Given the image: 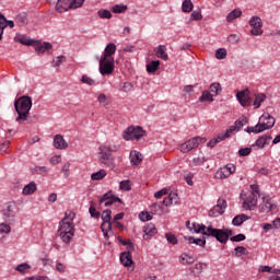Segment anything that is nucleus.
Instances as JSON below:
<instances>
[{
    "label": "nucleus",
    "mask_w": 280,
    "mask_h": 280,
    "mask_svg": "<svg viewBox=\"0 0 280 280\" xmlns=\"http://www.w3.org/2000/svg\"><path fill=\"white\" fill-rule=\"evenodd\" d=\"M155 56L158 58H161L162 60H168L170 56H167V47H165V45H160L158 46L155 49Z\"/></svg>",
    "instance_id": "27"
},
{
    "label": "nucleus",
    "mask_w": 280,
    "mask_h": 280,
    "mask_svg": "<svg viewBox=\"0 0 280 280\" xmlns=\"http://www.w3.org/2000/svg\"><path fill=\"white\" fill-rule=\"evenodd\" d=\"M98 71L101 75H113L115 71V58L101 57L98 59Z\"/></svg>",
    "instance_id": "8"
},
{
    "label": "nucleus",
    "mask_w": 280,
    "mask_h": 280,
    "mask_svg": "<svg viewBox=\"0 0 280 280\" xmlns=\"http://www.w3.org/2000/svg\"><path fill=\"white\" fill-rule=\"evenodd\" d=\"M139 220H141V222H150V220H152V217L149 212H140Z\"/></svg>",
    "instance_id": "58"
},
{
    "label": "nucleus",
    "mask_w": 280,
    "mask_h": 280,
    "mask_svg": "<svg viewBox=\"0 0 280 280\" xmlns=\"http://www.w3.org/2000/svg\"><path fill=\"white\" fill-rule=\"evenodd\" d=\"M3 218L5 222H14L16 213L14 212V203H9L3 210Z\"/></svg>",
    "instance_id": "18"
},
{
    "label": "nucleus",
    "mask_w": 280,
    "mask_h": 280,
    "mask_svg": "<svg viewBox=\"0 0 280 280\" xmlns=\"http://www.w3.org/2000/svg\"><path fill=\"white\" fill-rule=\"evenodd\" d=\"M128 10V5L126 4H115L112 7V12L114 14H124Z\"/></svg>",
    "instance_id": "42"
},
{
    "label": "nucleus",
    "mask_w": 280,
    "mask_h": 280,
    "mask_svg": "<svg viewBox=\"0 0 280 280\" xmlns=\"http://www.w3.org/2000/svg\"><path fill=\"white\" fill-rule=\"evenodd\" d=\"M4 30H5V15L0 13V42L3 40Z\"/></svg>",
    "instance_id": "48"
},
{
    "label": "nucleus",
    "mask_w": 280,
    "mask_h": 280,
    "mask_svg": "<svg viewBox=\"0 0 280 280\" xmlns=\"http://www.w3.org/2000/svg\"><path fill=\"white\" fill-rule=\"evenodd\" d=\"M101 218L103 222H110L113 220V212L108 209L104 210Z\"/></svg>",
    "instance_id": "52"
},
{
    "label": "nucleus",
    "mask_w": 280,
    "mask_h": 280,
    "mask_svg": "<svg viewBox=\"0 0 280 280\" xmlns=\"http://www.w3.org/2000/svg\"><path fill=\"white\" fill-rule=\"evenodd\" d=\"M246 240V235L244 234H237L230 238L231 242H244Z\"/></svg>",
    "instance_id": "63"
},
{
    "label": "nucleus",
    "mask_w": 280,
    "mask_h": 280,
    "mask_svg": "<svg viewBox=\"0 0 280 280\" xmlns=\"http://www.w3.org/2000/svg\"><path fill=\"white\" fill-rule=\"evenodd\" d=\"M97 102L101 104V106H108V96H106V94H100L97 96Z\"/></svg>",
    "instance_id": "57"
},
{
    "label": "nucleus",
    "mask_w": 280,
    "mask_h": 280,
    "mask_svg": "<svg viewBox=\"0 0 280 280\" xmlns=\"http://www.w3.org/2000/svg\"><path fill=\"white\" fill-rule=\"evenodd\" d=\"M266 94L264 93H256L255 94V100L253 103L254 108H261V104L266 102Z\"/></svg>",
    "instance_id": "32"
},
{
    "label": "nucleus",
    "mask_w": 280,
    "mask_h": 280,
    "mask_svg": "<svg viewBox=\"0 0 280 280\" xmlns=\"http://www.w3.org/2000/svg\"><path fill=\"white\" fill-rule=\"evenodd\" d=\"M119 189L121 191H130V189H132V182L130 179H125L120 182Z\"/></svg>",
    "instance_id": "43"
},
{
    "label": "nucleus",
    "mask_w": 280,
    "mask_h": 280,
    "mask_svg": "<svg viewBox=\"0 0 280 280\" xmlns=\"http://www.w3.org/2000/svg\"><path fill=\"white\" fill-rule=\"evenodd\" d=\"M143 240H150L151 237H153V235H156V226H154V224L152 223H149L143 228Z\"/></svg>",
    "instance_id": "22"
},
{
    "label": "nucleus",
    "mask_w": 280,
    "mask_h": 280,
    "mask_svg": "<svg viewBox=\"0 0 280 280\" xmlns=\"http://www.w3.org/2000/svg\"><path fill=\"white\" fill-rule=\"evenodd\" d=\"M167 188H162L161 190H159V191H156L155 194H154V198H156L158 200H160V198L162 197V196H167Z\"/></svg>",
    "instance_id": "64"
},
{
    "label": "nucleus",
    "mask_w": 280,
    "mask_h": 280,
    "mask_svg": "<svg viewBox=\"0 0 280 280\" xmlns=\"http://www.w3.org/2000/svg\"><path fill=\"white\" fill-rule=\"evenodd\" d=\"M32 266H30L27 262H23L16 266L15 270H18V272H27V270H31Z\"/></svg>",
    "instance_id": "51"
},
{
    "label": "nucleus",
    "mask_w": 280,
    "mask_h": 280,
    "mask_svg": "<svg viewBox=\"0 0 280 280\" xmlns=\"http://www.w3.org/2000/svg\"><path fill=\"white\" fill-rule=\"evenodd\" d=\"M102 233L106 240L113 235V224L110 222H103L101 225Z\"/></svg>",
    "instance_id": "31"
},
{
    "label": "nucleus",
    "mask_w": 280,
    "mask_h": 280,
    "mask_svg": "<svg viewBox=\"0 0 280 280\" xmlns=\"http://www.w3.org/2000/svg\"><path fill=\"white\" fill-rule=\"evenodd\" d=\"M129 161L131 165H139L143 161V155L139 151L133 150L129 153Z\"/></svg>",
    "instance_id": "23"
},
{
    "label": "nucleus",
    "mask_w": 280,
    "mask_h": 280,
    "mask_svg": "<svg viewBox=\"0 0 280 280\" xmlns=\"http://www.w3.org/2000/svg\"><path fill=\"white\" fill-rule=\"evenodd\" d=\"M165 237H166V241L170 243V244H178V240L176 238V236L172 233H166L165 234Z\"/></svg>",
    "instance_id": "60"
},
{
    "label": "nucleus",
    "mask_w": 280,
    "mask_h": 280,
    "mask_svg": "<svg viewBox=\"0 0 280 280\" xmlns=\"http://www.w3.org/2000/svg\"><path fill=\"white\" fill-rule=\"evenodd\" d=\"M52 145L56 150H67L69 148V143L65 140L62 135H56L54 137Z\"/></svg>",
    "instance_id": "17"
},
{
    "label": "nucleus",
    "mask_w": 280,
    "mask_h": 280,
    "mask_svg": "<svg viewBox=\"0 0 280 280\" xmlns=\"http://www.w3.org/2000/svg\"><path fill=\"white\" fill-rule=\"evenodd\" d=\"M233 135V128H228L225 131L219 133L215 139L217 142L220 143L222 141H224V139H229V137H231Z\"/></svg>",
    "instance_id": "35"
},
{
    "label": "nucleus",
    "mask_w": 280,
    "mask_h": 280,
    "mask_svg": "<svg viewBox=\"0 0 280 280\" xmlns=\"http://www.w3.org/2000/svg\"><path fill=\"white\" fill-rule=\"evenodd\" d=\"M243 209H245V211H255V209H257V196L249 195L243 201Z\"/></svg>",
    "instance_id": "16"
},
{
    "label": "nucleus",
    "mask_w": 280,
    "mask_h": 280,
    "mask_svg": "<svg viewBox=\"0 0 280 280\" xmlns=\"http://www.w3.org/2000/svg\"><path fill=\"white\" fill-rule=\"evenodd\" d=\"M236 100L241 106H250V92L248 89L237 92Z\"/></svg>",
    "instance_id": "14"
},
{
    "label": "nucleus",
    "mask_w": 280,
    "mask_h": 280,
    "mask_svg": "<svg viewBox=\"0 0 280 280\" xmlns=\"http://www.w3.org/2000/svg\"><path fill=\"white\" fill-rule=\"evenodd\" d=\"M190 21H202V13H200V11H192L190 14Z\"/></svg>",
    "instance_id": "59"
},
{
    "label": "nucleus",
    "mask_w": 280,
    "mask_h": 280,
    "mask_svg": "<svg viewBox=\"0 0 280 280\" xmlns=\"http://www.w3.org/2000/svg\"><path fill=\"white\" fill-rule=\"evenodd\" d=\"M65 60H67V57L65 56H58L56 58L52 59V67H60V65H62L65 62Z\"/></svg>",
    "instance_id": "54"
},
{
    "label": "nucleus",
    "mask_w": 280,
    "mask_h": 280,
    "mask_svg": "<svg viewBox=\"0 0 280 280\" xmlns=\"http://www.w3.org/2000/svg\"><path fill=\"white\" fill-rule=\"evenodd\" d=\"M100 19H113V13L106 9H101L97 11Z\"/></svg>",
    "instance_id": "47"
},
{
    "label": "nucleus",
    "mask_w": 280,
    "mask_h": 280,
    "mask_svg": "<svg viewBox=\"0 0 280 280\" xmlns=\"http://www.w3.org/2000/svg\"><path fill=\"white\" fill-rule=\"evenodd\" d=\"M189 228V222L186 223ZM194 233H201L207 237H215L217 242L220 244H226L229 242V237L233 235V231L231 229H213L211 225H205L202 223L194 222L189 228Z\"/></svg>",
    "instance_id": "1"
},
{
    "label": "nucleus",
    "mask_w": 280,
    "mask_h": 280,
    "mask_svg": "<svg viewBox=\"0 0 280 280\" xmlns=\"http://www.w3.org/2000/svg\"><path fill=\"white\" fill-rule=\"evenodd\" d=\"M259 272H269L270 275H277V273L280 275V270L272 271V267H270V266H260L259 267Z\"/></svg>",
    "instance_id": "55"
},
{
    "label": "nucleus",
    "mask_w": 280,
    "mask_h": 280,
    "mask_svg": "<svg viewBox=\"0 0 280 280\" xmlns=\"http://www.w3.org/2000/svg\"><path fill=\"white\" fill-rule=\"evenodd\" d=\"M15 23L16 25L23 26L27 23V13L22 12L15 16Z\"/></svg>",
    "instance_id": "38"
},
{
    "label": "nucleus",
    "mask_w": 280,
    "mask_h": 280,
    "mask_svg": "<svg viewBox=\"0 0 280 280\" xmlns=\"http://www.w3.org/2000/svg\"><path fill=\"white\" fill-rule=\"evenodd\" d=\"M209 92L217 97V95H220L222 93V85L220 83H212L209 86Z\"/></svg>",
    "instance_id": "37"
},
{
    "label": "nucleus",
    "mask_w": 280,
    "mask_h": 280,
    "mask_svg": "<svg viewBox=\"0 0 280 280\" xmlns=\"http://www.w3.org/2000/svg\"><path fill=\"white\" fill-rule=\"evenodd\" d=\"M106 170H100L91 175V180H104L106 178Z\"/></svg>",
    "instance_id": "41"
},
{
    "label": "nucleus",
    "mask_w": 280,
    "mask_h": 280,
    "mask_svg": "<svg viewBox=\"0 0 280 280\" xmlns=\"http://www.w3.org/2000/svg\"><path fill=\"white\" fill-rule=\"evenodd\" d=\"M214 56H215L217 60H224V58H226L225 48L217 49Z\"/></svg>",
    "instance_id": "49"
},
{
    "label": "nucleus",
    "mask_w": 280,
    "mask_h": 280,
    "mask_svg": "<svg viewBox=\"0 0 280 280\" xmlns=\"http://www.w3.org/2000/svg\"><path fill=\"white\" fill-rule=\"evenodd\" d=\"M85 0H58L55 7L56 12L63 14L69 10H78L84 5Z\"/></svg>",
    "instance_id": "6"
},
{
    "label": "nucleus",
    "mask_w": 280,
    "mask_h": 280,
    "mask_svg": "<svg viewBox=\"0 0 280 280\" xmlns=\"http://www.w3.org/2000/svg\"><path fill=\"white\" fill-rule=\"evenodd\" d=\"M113 202H121L119 197H110L109 194H105L103 197L100 198V205H104V207H110Z\"/></svg>",
    "instance_id": "19"
},
{
    "label": "nucleus",
    "mask_w": 280,
    "mask_h": 280,
    "mask_svg": "<svg viewBox=\"0 0 280 280\" xmlns=\"http://www.w3.org/2000/svg\"><path fill=\"white\" fill-rule=\"evenodd\" d=\"M237 167L233 163H229L220 167L214 175V178L218 180H225L226 178L233 176V173L236 172Z\"/></svg>",
    "instance_id": "10"
},
{
    "label": "nucleus",
    "mask_w": 280,
    "mask_h": 280,
    "mask_svg": "<svg viewBox=\"0 0 280 280\" xmlns=\"http://www.w3.org/2000/svg\"><path fill=\"white\" fill-rule=\"evenodd\" d=\"M37 189H38V186L36 185V182H30L27 185L23 187L22 195L32 196L33 194H36Z\"/></svg>",
    "instance_id": "21"
},
{
    "label": "nucleus",
    "mask_w": 280,
    "mask_h": 280,
    "mask_svg": "<svg viewBox=\"0 0 280 280\" xmlns=\"http://www.w3.org/2000/svg\"><path fill=\"white\" fill-rule=\"evenodd\" d=\"M226 211V200L219 199L217 205L209 211L210 218H220Z\"/></svg>",
    "instance_id": "13"
},
{
    "label": "nucleus",
    "mask_w": 280,
    "mask_h": 280,
    "mask_svg": "<svg viewBox=\"0 0 280 280\" xmlns=\"http://www.w3.org/2000/svg\"><path fill=\"white\" fill-rule=\"evenodd\" d=\"M240 16H242V10L240 9H234L233 11H231L228 16H226V21H229V23H231V21H235V19H240Z\"/></svg>",
    "instance_id": "40"
},
{
    "label": "nucleus",
    "mask_w": 280,
    "mask_h": 280,
    "mask_svg": "<svg viewBox=\"0 0 280 280\" xmlns=\"http://www.w3.org/2000/svg\"><path fill=\"white\" fill-rule=\"evenodd\" d=\"M277 209V202L270 198L268 195L261 196V202L258 205V211L260 213H270V211H275Z\"/></svg>",
    "instance_id": "11"
},
{
    "label": "nucleus",
    "mask_w": 280,
    "mask_h": 280,
    "mask_svg": "<svg viewBox=\"0 0 280 280\" xmlns=\"http://www.w3.org/2000/svg\"><path fill=\"white\" fill-rule=\"evenodd\" d=\"M160 66H161V61H159V60L151 61L149 65H147L148 73H154L159 69Z\"/></svg>",
    "instance_id": "44"
},
{
    "label": "nucleus",
    "mask_w": 280,
    "mask_h": 280,
    "mask_svg": "<svg viewBox=\"0 0 280 280\" xmlns=\"http://www.w3.org/2000/svg\"><path fill=\"white\" fill-rule=\"evenodd\" d=\"M75 214L72 211H67L65 218L59 222L58 234L63 244H71L75 235Z\"/></svg>",
    "instance_id": "2"
},
{
    "label": "nucleus",
    "mask_w": 280,
    "mask_h": 280,
    "mask_svg": "<svg viewBox=\"0 0 280 280\" xmlns=\"http://www.w3.org/2000/svg\"><path fill=\"white\" fill-rule=\"evenodd\" d=\"M207 268V264L205 262H197L191 267V272L195 277L202 275V271Z\"/></svg>",
    "instance_id": "33"
},
{
    "label": "nucleus",
    "mask_w": 280,
    "mask_h": 280,
    "mask_svg": "<svg viewBox=\"0 0 280 280\" xmlns=\"http://www.w3.org/2000/svg\"><path fill=\"white\" fill-rule=\"evenodd\" d=\"M249 27L253 28L250 30L252 36H261L264 34V30L261 28L264 27V22L259 16H252L249 19Z\"/></svg>",
    "instance_id": "12"
},
{
    "label": "nucleus",
    "mask_w": 280,
    "mask_h": 280,
    "mask_svg": "<svg viewBox=\"0 0 280 280\" xmlns=\"http://www.w3.org/2000/svg\"><path fill=\"white\" fill-rule=\"evenodd\" d=\"M248 124V119L245 116H241L233 126H230L229 128H232V132H235V130H242L244 126Z\"/></svg>",
    "instance_id": "25"
},
{
    "label": "nucleus",
    "mask_w": 280,
    "mask_h": 280,
    "mask_svg": "<svg viewBox=\"0 0 280 280\" xmlns=\"http://www.w3.org/2000/svg\"><path fill=\"white\" fill-rule=\"evenodd\" d=\"M143 135H145L143 128L140 126H130L122 132V139L125 141H139Z\"/></svg>",
    "instance_id": "9"
},
{
    "label": "nucleus",
    "mask_w": 280,
    "mask_h": 280,
    "mask_svg": "<svg viewBox=\"0 0 280 280\" xmlns=\"http://www.w3.org/2000/svg\"><path fill=\"white\" fill-rule=\"evenodd\" d=\"M0 233H4V235H10V233H12V228L8 223H0Z\"/></svg>",
    "instance_id": "50"
},
{
    "label": "nucleus",
    "mask_w": 280,
    "mask_h": 280,
    "mask_svg": "<svg viewBox=\"0 0 280 280\" xmlns=\"http://www.w3.org/2000/svg\"><path fill=\"white\" fill-rule=\"evenodd\" d=\"M120 264H122V266H125V268L132 266V264H133L132 254H130V252L121 253L120 254Z\"/></svg>",
    "instance_id": "24"
},
{
    "label": "nucleus",
    "mask_w": 280,
    "mask_h": 280,
    "mask_svg": "<svg viewBox=\"0 0 280 280\" xmlns=\"http://www.w3.org/2000/svg\"><path fill=\"white\" fill-rule=\"evenodd\" d=\"M194 10V2L191 0H184L182 4V12L189 13Z\"/></svg>",
    "instance_id": "45"
},
{
    "label": "nucleus",
    "mask_w": 280,
    "mask_h": 280,
    "mask_svg": "<svg viewBox=\"0 0 280 280\" xmlns=\"http://www.w3.org/2000/svg\"><path fill=\"white\" fill-rule=\"evenodd\" d=\"M164 207H171V205H178V195L176 192H171L164 200Z\"/></svg>",
    "instance_id": "30"
},
{
    "label": "nucleus",
    "mask_w": 280,
    "mask_h": 280,
    "mask_svg": "<svg viewBox=\"0 0 280 280\" xmlns=\"http://www.w3.org/2000/svg\"><path fill=\"white\" fill-rule=\"evenodd\" d=\"M205 163H207V158H205V156H198V158L192 159V165L195 167H198Z\"/></svg>",
    "instance_id": "53"
},
{
    "label": "nucleus",
    "mask_w": 280,
    "mask_h": 280,
    "mask_svg": "<svg viewBox=\"0 0 280 280\" xmlns=\"http://www.w3.org/2000/svg\"><path fill=\"white\" fill-rule=\"evenodd\" d=\"M186 242L188 244H196V246H205L207 241L205 238H195L194 236H185Z\"/></svg>",
    "instance_id": "36"
},
{
    "label": "nucleus",
    "mask_w": 280,
    "mask_h": 280,
    "mask_svg": "<svg viewBox=\"0 0 280 280\" xmlns=\"http://www.w3.org/2000/svg\"><path fill=\"white\" fill-rule=\"evenodd\" d=\"M275 117H272L270 114L268 113H264L258 120V124L254 127H247L245 129V132H248L250 135V132H253L254 135H259V132H264L266 130H270V128H275Z\"/></svg>",
    "instance_id": "5"
},
{
    "label": "nucleus",
    "mask_w": 280,
    "mask_h": 280,
    "mask_svg": "<svg viewBox=\"0 0 280 280\" xmlns=\"http://www.w3.org/2000/svg\"><path fill=\"white\" fill-rule=\"evenodd\" d=\"M215 97L210 91L205 90L199 97V102H213Z\"/></svg>",
    "instance_id": "39"
},
{
    "label": "nucleus",
    "mask_w": 280,
    "mask_h": 280,
    "mask_svg": "<svg viewBox=\"0 0 280 280\" xmlns=\"http://www.w3.org/2000/svg\"><path fill=\"white\" fill-rule=\"evenodd\" d=\"M82 84H86L88 86H95V80L86 74L81 77Z\"/></svg>",
    "instance_id": "46"
},
{
    "label": "nucleus",
    "mask_w": 280,
    "mask_h": 280,
    "mask_svg": "<svg viewBox=\"0 0 280 280\" xmlns=\"http://www.w3.org/2000/svg\"><path fill=\"white\" fill-rule=\"evenodd\" d=\"M203 143H207V138L203 137H192L188 140H186L184 143H182L178 147L179 152L183 154H188V152H191V150H196L199 145H202Z\"/></svg>",
    "instance_id": "7"
},
{
    "label": "nucleus",
    "mask_w": 280,
    "mask_h": 280,
    "mask_svg": "<svg viewBox=\"0 0 280 280\" xmlns=\"http://www.w3.org/2000/svg\"><path fill=\"white\" fill-rule=\"evenodd\" d=\"M196 261V259L194 258V256L184 253L179 256V264H182V266H191V264H194Z\"/></svg>",
    "instance_id": "29"
},
{
    "label": "nucleus",
    "mask_w": 280,
    "mask_h": 280,
    "mask_svg": "<svg viewBox=\"0 0 280 280\" xmlns=\"http://www.w3.org/2000/svg\"><path fill=\"white\" fill-rule=\"evenodd\" d=\"M33 47L37 54H46V51L54 49V45H51V43H40V40H34Z\"/></svg>",
    "instance_id": "15"
},
{
    "label": "nucleus",
    "mask_w": 280,
    "mask_h": 280,
    "mask_svg": "<svg viewBox=\"0 0 280 280\" xmlns=\"http://www.w3.org/2000/svg\"><path fill=\"white\" fill-rule=\"evenodd\" d=\"M133 86H132V83L130 82H125L122 83L121 88H120V91H122L124 93H130L133 91Z\"/></svg>",
    "instance_id": "56"
},
{
    "label": "nucleus",
    "mask_w": 280,
    "mask_h": 280,
    "mask_svg": "<svg viewBox=\"0 0 280 280\" xmlns=\"http://www.w3.org/2000/svg\"><path fill=\"white\" fill-rule=\"evenodd\" d=\"M14 40L15 43H20V45H25L26 47H33L34 45V39L21 34H16Z\"/></svg>",
    "instance_id": "20"
},
{
    "label": "nucleus",
    "mask_w": 280,
    "mask_h": 280,
    "mask_svg": "<svg viewBox=\"0 0 280 280\" xmlns=\"http://www.w3.org/2000/svg\"><path fill=\"white\" fill-rule=\"evenodd\" d=\"M270 141H272V137L271 136H260L256 142H255V145L257 148H260V149H264L266 148V145H268V143H270Z\"/></svg>",
    "instance_id": "28"
},
{
    "label": "nucleus",
    "mask_w": 280,
    "mask_h": 280,
    "mask_svg": "<svg viewBox=\"0 0 280 280\" xmlns=\"http://www.w3.org/2000/svg\"><path fill=\"white\" fill-rule=\"evenodd\" d=\"M49 161L51 165H58L59 163H62V155H54Z\"/></svg>",
    "instance_id": "61"
},
{
    "label": "nucleus",
    "mask_w": 280,
    "mask_h": 280,
    "mask_svg": "<svg viewBox=\"0 0 280 280\" xmlns=\"http://www.w3.org/2000/svg\"><path fill=\"white\" fill-rule=\"evenodd\" d=\"M250 152H253L252 148H243V149L238 150V155L248 156V154H250Z\"/></svg>",
    "instance_id": "62"
},
{
    "label": "nucleus",
    "mask_w": 280,
    "mask_h": 280,
    "mask_svg": "<svg viewBox=\"0 0 280 280\" xmlns=\"http://www.w3.org/2000/svg\"><path fill=\"white\" fill-rule=\"evenodd\" d=\"M119 147L110 143H104L98 147V161L105 167H109V170H115V156L110 152H117Z\"/></svg>",
    "instance_id": "3"
},
{
    "label": "nucleus",
    "mask_w": 280,
    "mask_h": 280,
    "mask_svg": "<svg viewBox=\"0 0 280 280\" xmlns=\"http://www.w3.org/2000/svg\"><path fill=\"white\" fill-rule=\"evenodd\" d=\"M246 220H250V217L246 214H238L232 220L233 226H242Z\"/></svg>",
    "instance_id": "34"
},
{
    "label": "nucleus",
    "mask_w": 280,
    "mask_h": 280,
    "mask_svg": "<svg viewBox=\"0 0 280 280\" xmlns=\"http://www.w3.org/2000/svg\"><path fill=\"white\" fill-rule=\"evenodd\" d=\"M115 51H117V45L110 43L105 47L102 58H113Z\"/></svg>",
    "instance_id": "26"
},
{
    "label": "nucleus",
    "mask_w": 280,
    "mask_h": 280,
    "mask_svg": "<svg viewBox=\"0 0 280 280\" xmlns=\"http://www.w3.org/2000/svg\"><path fill=\"white\" fill-rule=\"evenodd\" d=\"M14 108L18 114L15 121H27L30 119V112L32 110V97L21 96L14 102Z\"/></svg>",
    "instance_id": "4"
}]
</instances>
